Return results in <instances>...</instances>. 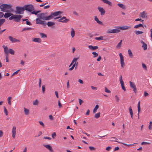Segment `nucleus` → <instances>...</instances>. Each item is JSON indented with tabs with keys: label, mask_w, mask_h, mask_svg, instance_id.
<instances>
[{
	"label": "nucleus",
	"mask_w": 152,
	"mask_h": 152,
	"mask_svg": "<svg viewBox=\"0 0 152 152\" xmlns=\"http://www.w3.org/2000/svg\"><path fill=\"white\" fill-rule=\"evenodd\" d=\"M24 7V10L28 11L29 12H31L32 14H35V15H37V14L40 12V11H36L33 10H34V7L32 5H25Z\"/></svg>",
	"instance_id": "obj_1"
},
{
	"label": "nucleus",
	"mask_w": 152,
	"mask_h": 152,
	"mask_svg": "<svg viewBox=\"0 0 152 152\" xmlns=\"http://www.w3.org/2000/svg\"><path fill=\"white\" fill-rule=\"evenodd\" d=\"M46 13H41L39 14L38 15V17L39 19L44 20H50L51 18L50 16H45V15Z\"/></svg>",
	"instance_id": "obj_2"
},
{
	"label": "nucleus",
	"mask_w": 152,
	"mask_h": 152,
	"mask_svg": "<svg viewBox=\"0 0 152 152\" xmlns=\"http://www.w3.org/2000/svg\"><path fill=\"white\" fill-rule=\"evenodd\" d=\"M0 8L2 11L4 12H7V10L11 9V6L7 4H3L0 6Z\"/></svg>",
	"instance_id": "obj_3"
},
{
	"label": "nucleus",
	"mask_w": 152,
	"mask_h": 152,
	"mask_svg": "<svg viewBox=\"0 0 152 152\" xmlns=\"http://www.w3.org/2000/svg\"><path fill=\"white\" fill-rule=\"evenodd\" d=\"M2 47L4 48V52L6 55H8L9 53L12 55H14V54L15 51L11 49H10L8 50V48L5 45H3Z\"/></svg>",
	"instance_id": "obj_4"
},
{
	"label": "nucleus",
	"mask_w": 152,
	"mask_h": 152,
	"mask_svg": "<svg viewBox=\"0 0 152 152\" xmlns=\"http://www.w3.org/2000/svg\"><path fill=\"white\" fill-rule=\"evenodd\" d=\"M119 56L120 59V63L121 66V67L123 68L125 66V63L124 57L121 53H120L119 54Z\"/></svg>",
	"instance_id": "obj_5"
},
{
	"label": "nucleus",
	"mask_w": 152,
	"mask_h": 152,
	"mask_svg": "<svg viewBox=\"0 0 152 152\" xmlns=\"http://www.w3.org/2000/svg\"><path fill=\"white\" fill-rule=\"evenodd\" d=\"M139 16L140 17L144 19L147 18L148 17L147 13L145 11L140 12L139 14Z\"/></svg>",
	"instance_id": "obj_6"
},
{
	"label": "nucleus",
	"mask_w": 152,
	"mask_h": 152,
	"mask_svg": "<svg viewBox=\"0 0 152 152\" xmlns=\"http://www.w3.org/2000/svg\"><path fill=\"white\" fill-rule=\"evenodd\" d=\"M115 28L122 30H125L130 28H131V27L130 26H116Z\"/></svg>",
	"instance_id": "obj_7"
},
{
	"label": "nucleus",
	"mask_w": 152,
	"mask_h": 152,
	"mask_svg": "<svg viewBox=\"0 0 152 152\" xmlns=\"http://www.w3.org/2000/svg\"><path fill=\"white\" fill-rule=\"evenodd\" d=\"M62 13V12L61 11H57L55 12H54L51 13L50 15L49 16H51L50 18V20L52 19L53 18V16H56L58 15H59L61 14Z\"/></svg>",
	"instance_id": "obj_8"
},
{
	"label": "nucleus",
	"mask_w": 152,
	"mask_h": 152,
	"mask_svg": "<svg viewBox=\"0 0 152 152\" xmlns=\"http://www.w3.org/2000/svg\"><path fill=\"white\" fill-rule=\"evenodd\" d=\"M41 20L39 18L36 19V23L41 24L43 26H46V22L45 21Z\"/></svg>",
	"instance_id": "obj_9"
},
{
	"label": "nucleus",
	"mask_w": 152,
	"mask_h": 152,
	"mask_svg": "<svg viewBox=\"0 0 152 152\" xmlns=\"http://www.w3.org/2000/svg\"><path fill=\"white\" fill-rule=\"evenodd\" d=\"M41 20L39 18L36 19V23L41 24L43 26H46V22L45 21Z\"/></svg>",
	"instance_id": "obj_10"
},
{
	"label": "nucleus",
	"mask_w": 152,
	"mask_h": 152,
	"mask_svg": "<svg viewBox=\"0 0 152 152\" xmlns=\"http://www.w3.org/2000/svg\"><path fill=\"white\" fill-rule=\"evenodd\" d=\"M41 20L39 18L36 19V23L41 24L43 26H46V22L45 21Z\"/></svg>",
	"instance_id": "obj_11"
},
{
	"label": "nucleus",
	"mask_w": 152,
	"mask_h": 152,
	"mask_svg": "<svg viewBox=\"0 0 152 152\" xmlns=\"http://www.w3.org/2000/svg\"><path fill=\"white\" fill-rule=\"evenodd\" d=\"M79 59V58H74L73 60H72L71 63L69 65V67L71 66L72 64H75V65H76V67H75V68H76L77 66L78 65V63L77 62V61Z\"/></svg>",
	"instance_id": "obj_12"
},
{
	"label": "nucleus",
	"mask_w": 152,
	"mask_h": 152,
	"mask_svg": "<svg viewBox=\"0 0 152 152\" xmlns=\"http://www.w3.org/2000/svg\"><path fill=\"white\" fill-rule=\"evenodd\" d=\"M14 19L15 21L17 22H18L20 21L22 16L20 15H14Z\"/></svg>",
	"instance_id": "obj_13"
},
{
	"label": "nucleus",
	"mask_w": 152,
	"mask_h": 152,
	"mask_svg": "<svg viewBox=\"0 0 152 152\" xmlns=\"http://www.w3.org/2000/svg\"><path fill=\"white\" fill-rule=\"evenodd\" d=\"M24 10V7H16V13L20 14L23 13V11Z\"/></svg>",
	"instance_id": "obj_14"
},
{
	"label": "nucleus",
	"mask_w": 152,
	"mask_h": 152,
	"mask_svg": "<svg viewBox=\"0 0 152 152\" xmlns=\"http://www.w3.org/2000/svg\"><path fill=\"white\" fill-rule=\"evenodd\" d=\"M112 138L114 139L115 140H111V141H114L115 142H118L122 144L123 145H125L126 146H133L135 144V143H134L132 144L128 145V144H127L125 143H123L122 142H120L119 141H117L118 139L117 138H116V137H112Z\"/></svg>",
	"instance_id": "obj_15"
},
{
	"label": "nucleus",
	"mask_w": 152,
	"mask_h": 152,
	"mask_svg": "<svg viewBox=\"0 0 152 152\" xmlns=\"http://www.w3.org/2000/svg\"><path fill=\"white\" fill-rule=\"evenodd\" d=\"M59 22L63 23H66L69 21V19H66L65 17H63L60 18L58 20Z\"/></svg>",
	"instance_id": "obj_16"
},
{
	"label": "nucleus",
	"mask_w": 152,
	"mask_h": 152,
	"mask_svg": "<svg viewBox=\"0 0 152 152\" xmlns=\"http://www.w3.org/2000/svg\"><path fill=\"white\" fill-rule=\"evenodd\" d=\"M9 40L12 43L20 42V40L17 39L11 36H9Z\"/></svg>",
	"instance_id": "obj_17"
},
{
	"label": "nucleus",
	"mask_w": 152,
	"mask_h": 152,
	"mask_svg": "<svg viewBox=\"0 0 152 152\" xmlns=\"http://www.w3.org/2000/svg\"><path fill=\"white\" fill-rule=\"evenodd\" d=\"M98 10L100 12L101 15H104L105 13V11L103 7H98Z\"/></svg>",
	"instance_id": "obj_18"
},
{
	"label": "nucleus",
	"mask_w": 152,
	"mask_h": 152,
	"mask_svg": "<svg viewBox=\"0 0 152 152\" xmlns=\"http://www.w3.org/2000/svg\"><path fill=\"white\" fill-rule=\"evenodd\" d=\"M129 83L130 87L132 88L133 89L135 93H136L137 92V89L134 83L131 81H130Z\"/></svg>",
	"instance_id": "obj_19"
},
{
	"label": "nucleus",
	"mask_w": 152,
	"mask_h": 152,
	"mask_svg": "<svg viewBox=\"0 0 152 152\" xmlns=\"http://www.w3.org/2000/svg\"><path fill=\"white\" fill-rule=\"evenodd\" d=\"M32 40L34 42L37 43H40L42 42L41 39L39 38H32Z\"/></svg>",
	"instance_id": "obj_20"
},
{
	"label": "nucleus",
	"mask_w": 152,
	"mask_h": 152,
	"mask_svg": "<svg viewBox=\"0 0 152 152\" xmlns=\"http://www.w3.org/2000/svg\"><path fill=\"white\" fill-rule=\"evenodd\" d=\"M16 127L14 126L12 129V137L15 138L16 135Z\"/></svg>",
	"instance_id": "obj_21"
},
{
	"label": "nucleus",
	"mask_w": 152,
	"mask_h": 152,
	"mask_svg": "<svg viewBox=\"0 0 152 152\" xmlns=\"http://www.w3.org/2000/svg\"><path fill=\"white\" fill-rule=\"evenodd\" d=\"M141 43L142 44V47L144 50H146L147 49V45L143 41H140Z\"/></svg>",
	"instance_id": "obj_22"
},
{
	"label": "nucleus",
	"mask_w": 152,
	"mask_h": 152,
	"mask_svg": "<svg viewBox=\"0 0 152 152\" xmlns=\"http://www.w3.org/2000/svg\"><path fill=\"white\" fill-rule=\"evenodd\" d=\"M44 146L48 149L51 152H53V149L51 146L49 145H44Z\"/></svg>",
	"instance_id": "obj_23"
},
{
	"label": "nucleus",
	"mask_w": 152,
	"mask_h": 152,
	"mask_svg": "<svg viewBox=\"0 0 152 152\" xmlns=\"http://www.w3.org/2000/svg\"><path fill=\"white\" fill-rule=\"evenodd\" d=\"M88 47L91 50H94L98 48V47L97 46H93L91 45L88 46Z\"/></svg>",
	"instance_id": "obj_24"
},
{
	"label": "nucleus",
	"mask_w": 152,
	"mask_h": 152,
	"mask_svg": "<svg viewBox=\"0 0 152 152\" xmlns=\"http://www.w3.org/2000/svg\"><path fill=\"white\" fill-rule=\"evenodd\" d=\"M102 1L103 3H104L108 5H110V6H112V3L109 1L108 0H101Z\"/></svg>",
	"instance_id": "obj_25"
},
{
	"label": "nucleus",
	"mask_w": 152,
	"mask_h": 152,
	"mask_svg": "<svg viewBox=\"0 0 152 152\" xmlns=\"http://www.w3.org/2000/svg\"><path fill=\"white\" fill-rule=\"evenodd\" d=\"M117 5L120 8L122 9L123 10H125L126 9V7L124 5V4H122L121 3H118L117 4Z\"/></svg>",
	"instance_id": "obj_26"
},
{
	"label": "nucleus",
	"mask_w": 152,
	"mask_h": 152,
	"mask_svg": "<svg viewBox=\"0 0 152 152\" xmlns=\"http://www.w3.org/2000/svg\"><path fill=\"white\" fill-rule=\"evenodd\" d=\"M94 20L96 21L97 23L98 24L102 25V23L101 21H100L98 19L97 16H95L94 17Z\"/></svg>",
	"instance_id": "obj_27"
},
{
	"label": "nucleus",
	"mask_w": 152,
	"mask_h": 152,
	"mask_svg": "<svg viewBox=\"0 0 152 152\" xmlns=\"http://www.w3.org/2000/svg\"><path fill=\"white\" fill-rule=\"evenodd\" d=\"M24 112L25 115H28L29 114V110L28 109H26L25 107H24Z\"/></svg>",
	"instance_id": "obj_28"
},
{
	"label": "nucleus",
	"mask_w": 152,
	"mask_h": 152,
	"mask_svg": "<svg viewBox=\"0 0 152 152\" xmlns=\"http://www.w3.org/2000/svg\"><path fill=\"white\" fill-rule=\"evenodd\" d=\"M71 35L72 38H73L75 36V31L74 29L73 28H71Z\"/></svg>",
	"instance_id": "obj_29"
},
{
	"label": "nucleus",
	"mask_w": 152,
	"mask_h": 152,
	"mask_svg": "<svg viewBox=\"0 0 152 152\" xmlns=\"http://www.w3.org/2000/svg\"><path fill=\"white\" fill-rule=\"evenodd\" d=\"M129 113L131 115V117L132 118H133V113L132 109L131 107H130L129 108Z\"/></svg>",
	"instance_id": "obj_30"
},
{
	"label": "nucleus",
	"mask_w": 152,
	"mask_h": 152,
	"mask_svg": "<svg viewBox=\"0 0 152 152\" xmlns=\"http://www.w3.org/2000/svg\"><path fill=\"white\" fill-rule=\"evenodd\" d=\"M12 15H13V14L12 13H7L5 14L4 17L5 18H7Z\"/></svg>",
	"instance_id": "obj_31"
},
{
	"label": "nucleus",
	"mask_w": 152,
	"mask_h": 152,
	"mask_svg": "<svg viewBox=\"0 0 152 152\" xmlns=\"http://www.w3.org/2000/svg\"><path fill=\"white\" fill-rule=\"evenodd\" d=\"M55 23L52 22H48L47 24L48 26L50 27L55 25Z\"/></svg>",
	"instance_id": "obj_32"
},
{
	"label": "nucleus",
	"mask_w": 152,
	"mask_h": 152,
	"mask_svg": "<svg viewBox=\"0 0 152 152\" xmlns=\"http://www.w3.org/2000/svg\"><path fill=\"white\" fill-rule=\"evenodd\" d=\"M128 51L129 57L131 58H132L133 57V55L131 50L130 49H129L128 50Z\"/></svg>",
	"instance_id": "obj_33"
},
{
	"label": "nucleus",
	"mask_w": 152,
	"mask_h": 152,
	"mask_svg": "<svg viewBox=\"0 0 152 152\" xmlns=\"http://www.w3.org/2000/svg\"><path fill=\"white\" fill-rule=\"evenodd\" d=\"M41 37L42 38H45L47 37V35L42 33L40 32L39 33Z\"/></svg>",
	"instance_id": "obj_34"
},
{
	"label": "nucleus",
	"mask_w": 152,
	"mask_h": 152,
	"mask_svg": "<svg viewBox=\"0 0 152 152\" xmlns=\"http://www.w3.org/2000/svg\"><path fill=\"white\" fill-rule=\"evenodd\" d=\"M137 110L138 111V113L139 114V113L140 112L141 109L140 107V102L139 101L137 104Z\"/></svg>",
	"instance_id": "obj_35"
},
{
	"label": "nucleus",
	"mask_w": 152,
	"mask_h": 152,
	"mask_svg": "<svg viewBox=\"0 0 152 152\" xmlns=\"http://www.w3.org/2000/svg\"><path fill=\"white\" fill-rule=\"evenodd\" d=\"M113 33H119L120 31V30L119 29H113Z\"/></svg>",
	"instance_id": "obj_36"
},
{
	"label": "nucleus",
	"mask_w": 152,
	"mask_h": 152,
	"mask_svg": "<svg viewBox=\"0 0 152 152\" xmlns=\"http://www.w3.org/2000/svg\"><path fill=\"white\" fill-rule=\"evenodd\" d=\"M122 40H121V41L118 43L116 47L118 49H120L122 45Z\"/></svg>",
	"instance_id": "obj_37"
},
{
	"label": "nucleus",
	"mask_w": 152,
	"mask_h": 152,
	"mask_svg": "<svg viewBox=\"0 0 152 152\" xmlns=\"http://www.w3.org/2000/svg\"><path fill=\"white\" fill-rule=\"evenodd\" d=\"M140 27H143V26L142 24L140 23L139 24L136 25L134 26V28H137Z\"/></svg>",
	"instance_id": "obj_38"
},
{
	"label": "nucleus",
	"mask_w": 152,
	"mask_h": 152,
	"mask_svg": "<svg viewBox=\"0 0 152 152\" xmlns=\"http://www.w3.org/2000/svg\"><path fill=\"white\" fill-rule=\"evenodd\" d=\"M142 68L144 70L147 71L148 70L147 67L145 64L142 63Z\"/></svg>",
	"instance_id": "obj_39"
},
{
	"label": "nucleus",
	"mask_w": 152,
	"mask_h": 152,
	"mask_svg": "<svg viewBox=\"0 0 152 152\" xmlns=\"http://www.w3.org/2000/svg\"><path fill=\"white\" fill-rule=\"evenodd\" d=\"M99 106L98 105H96L95 106L93 111V112L94 113H95L96 112L97 110L99 108Z\"/></svg>",
	"instance_id": "obj_40"
},
{
	"label": "nucleus",
	"mask_w": 152,
	"mask_h": 152,
	"mask_svg": "<svg viewBox=\"0 0 152 152\" xmlns=\"http://www.w3.org/2000/svg\"><path fill=\"white\" fill-rule=\"evenodd\" d=\"M12 99V97L10 96L8 97L7 98V102L8 104L10 105H11V99Z\"/></svg>",
	"instance_id": "obj_41"
},
{
	"label": "nucleus",
	"mask_w": 152,
	"mask_h": 152,
	"mask_svg": "<svg viewBox=\"0 0 152 152\" xmlns=\"http://www.w3.org/2000/svg\"><path fill=\"white\" fill-rule=\"evenodd\" d=\"M95 39L96 40H103V37L102 36H100L99 37H96L95 38Z\"/></svg>",
	"instance_id": "obj_42"
},
{
	"label": "nucleus",
	"mask_w": 152,
	"mask_h": 152,
	"mask_svg": "<svg viewBox=\"0 0 152 152\" xmlns=\"http://www.w3.org/2000/svg\"><path fill=\"white\" fill-rule=\"evenodd\" d=\"M148 129L149 130H151L152 129V122L150 121L149 122V124L148 127Z\"/></svg>",
	"instance_id": "obj_43"
},
{
	"label": "nucleus",
	"mask_w": 152,
	"mask_h": 152,
	"mask_svg": "<svg viewBox=\"0 0 152 152\" xmlns=\"http://www.w3.org/2000/svg\"><path fill=\"white\" fill-rule=\"evenodd\" d=\"M100 113H96L94 117L96 118H99L100 116Z\"/></svg>",
	"instance_id": "obj_44"
},
{
	"label": "nucleus",
	"mask_w": 152,
	"mask_h": 152,
	"mask_svg": "<svg viewBox=\"0 0 152 152\" xmlns=\"http://www.w3.org/2000/svg\"><path fill=\"white\" fill-rule=\"evenodd\" d=\"M38 103L39 102L37 99H36L33 102V104L35 105H38Z\"/></svg>",
	"instance_id": "obj_45"
},
{
	"label": "nucleus",
	"mask_w": 152,
	"mask_h": 152,
	"mask_svg": "<svg viewBox=\"0 0 152 152\" xmlns=\"http://www.w3.org/2000/svg\"><path fill=\"white\" fill-rule=\"evenodd\" d=\"M92 54L93 55L94 58H95L98 56V54L96 52H94L92 53Z\"/></svg>",
	"instance_id": "obj_46"
},
{
	"label": "nucleus",
	"mask_w": 152,
	"mask_h": 152,
	"mask_svg": "<svg viewBox=\"0 0 152 152\" xmlns=\"http://www.w3.org/2000/svg\"><path fill=\"white\" fill-rule=\"evenodd\" d=\"M143 33V32L142 31H135V34L136 35H139L140 34H142Z\"/></svg>",
	"instance_id": "obj_47"
},
{
	"label": "nucleus",
	"mask_w": 152,
	"mask_h": 152,
	"mask_svg": "<svg viewBox=\"0 0 152 152\" xmlns=\"http://www.w3.org/2000/svg\"><path fill=\"white\" fill-rule=\"evenodd\" d=\"M32 28H25L23 29L22 30V31H28L31 30Z\"/></svg>",
	"instance_id": "obj_48"
},
{
	"label": "nucleus",
	"mask_w": 152,
	"mask_h": 152,
	"mask_svg": "<svg viewBox=\"0 0 152 152\" xmlns=\"http://www.w3.org/2000/svg\"><path fill=\"white\" fill-rule=\"evenodd\" d=\"M4 113L6 115H8V112L7 110L5 107H4Z\"/></svg>",
	"instance_id": "obj_49"
},
{
	"label": "nucleus",
	"mask_w": 152,
	"mask_h": 152,
	"mask_svg": "<svg viewBox=\"0 0 152 152\" xmlns=\"http://www.w3.org/2000/svg\"><path fill=\"white\" fill-rule=\"evenodd\" d=\"M120 84H121L122 89L124 91H126V89L124 86V83Z\"/></svg>",
	"instance_id": "obj_50"
},
{
	"label": "nucleus",
	"mask_w": 152,
	"mask_h": 152,
	"mask_svg": "<svg viewBox=\"0 0 152 152\" xmlns=\"http://www.w3.org/2000/svg\"><path fill=\"white\" fill-rule=\"evenodd\" d=\"M72 66L69 68V70L70 71H72V70L74 68H75V66H76V65H75V64H72Z\"/></svg>",
	"instance_id": "obj_51"
},
{
	"label": "nucleus",
	"mask_w": 152,
	"mask_h": 152,
	"mask_svg": "<svg viewBox=\"0 0 152 152\" xmlns=\"http://www.w3.org/2000/svg\"><path fill=\"white\" fill-rule=\"evenodd\" d=\"M112 31V29H108L106 33L108 34L113 33V31Z\"/></svg>",
	"instance_id": "obj_52"
},
{
	"label": "nucleus",
	"mask_w": 152,
	"mask_h": 152,
	"mask_svg": "<svg viewBox=\"0 0 152 152\" xmlns=\"http://www.w3.org/2000/svg\"><path fill=\"white\" fill-rule=\"evenodd\" d=\"M119 81H120V83H124V82L122 80V75H121V76L119 78Z\"/></svg>",
	"instance_id": "obj_53"
},
{
	"label": "nucleus",
	"mask_w": 152,
	"mask_h": 152,
	"mask_svg": "<svg viewBox=\"0 0 152 152\" xmlns=\"http://www.w3.org/2000/svg\"><path fill=\"white\" fill-rule=\"evenodd\" d=\"M45 90V86L44 85H43L42 86V92L43 93H44Z\"/></svg>",
	"instance_id": "obj_54"
},
{
	"label": "nucleus",
	"mask_w": 152,
	"mask_h": 152,
	"mask_svg": "<svg viewBox=\"0 0 152 152\" xmlns=\"http://www.w3.org/2000/svg\"><path fill=\"white\" fill-rule=\"evenodd\" d=\"M78 101L80 105H81L82 104L83 102V101L80 99H78Z\"/></svg>",
	"instance_id": "obj_55"
},
{
	"label": "nucleus",
	"mask_w": 152,
	"mask_h": 152,
	"mask_svg": "<svg viewBox=\"0 0 152 152\" xmlns=\"http://www.w3.org/2000/svg\"><path fill=\"white\" fill-rule=\"evenodd\" d=\"M150 144V143L147 142H142L141 143V145H149Z\"/></svg>",
	"instance_id": "obj_56"
},
{
	"label": "nucleus",
	"mask_w": 152,
	"mask_h": 152,
	"mask_svg": "<svg viewBox=\"0 0 152 152\" xmlns=\"http://www.w3.org/2000/svg\"><path fill=\"white\" fill-rule=\"evenodd\" d=\"M115 98L116 99V101L118 102L119 101V99L117 95H115Z\"/></svg>",
	"instance_id": "obj_57"
},
{
	"label": "nucleus",
	"mask_w": 152,
	"mask_h": 152,
	"mask_svg": "<svg viewBox=\"0 0 152 152\" xmlns=\"http://www.w3.org/2000/svg\"><path fill=\"white\" fill-rule=\"evenodd\" d=\"M39 123L44 128L45 127V125L42 121H39Z\"/></svg>",
	"instance_id": "obj_58"
},
{
	"label": "nucleus",
	"mask_w": 152,
	"mask_h": 152,
	"mask_svg": "<svg viewBox=\"0 0 152 152\" xmlns=\"http://www.w3.org/2000/svg\"><path fill=\"white\" fill-rule=\"evenodd\" d=\"M135 21H140L143 22L144 20H143L141 18H137L135 20Z\"/></svg>",
	"instance_id": "obj_59"
},
{
	"label": "nucleus",
	"mask_w": 152,
	"mask_h": 152,
	"mask_svg": "<svg viewBox=\"0 0 152 152\" xmlns=\"http://www.w3.org/2000/svg\"><path fill=\"white\" fill-rule=\"evenodd\" d=\"M105 91V92H106L107 93H110V91H109L107 88V87L105 88V89H104Z\"/></svg>",
	"instance_id": "obj_60"
},
{
	"label": "nucleus",
	"mask_w": 152,
	"mask_h": 152,
	"mask_svg": "<svg viewBox=\"0 0 152 152\" xmlns=\"http://www.w3.org/2000/svg\"><path fill=\"white\" fill-rule=\"evenodd\" d=\"M89 148L90 150H95V148L93 147L92 146H89Z\"/></svg>",
	"instance_id": "obj_61"
},
{
	"label": "nucleus",
	"mask_w": 152,
	"mask_h": 152,
	"mask_svg": "<svg viewBox=\"0 0 152 152\" xmlns=\"http://www.w3.org/2000/svg\"><path fill=\"white\" fill-rule=\"evenodd\" d=\"M20 70H18L16 71L15 72L13 73L12 76H13L14 75H15V74H18Z\"/></svg>",
	"instance_id": "obj_62"
},
{
	"label": "nucleus",
	"mask_w": 152,
	"mask_h": 152,
	"mask_svg": "<svg viewBox=\"0 0 152 152\" xmlns=\"http://www.w3.org/2000/svg\"><path fill=\"white\" fill-rule=\"evenodd\" d=\"M56 136V134L55 132H54L52 134V136L53 138Z\"/></svg>",
	"instance_id": "obj_63"
},
{
	"label": "nucleus",
	"mask_w": 152,
	"mask_h": 152,
	"mask_svg": "<svg viewBox=\"0 0 152 152\" xmlns=\"http://www.w3.org/2000/svg\"><path fill=\"white\" fill-rule=\"evenodd\" d=\"M26 24L30 26L31 25V23H30V22L28 21H27L26 22Z\"/></svg>",
	"instance_id": "obj_64"
}]
</instances>
